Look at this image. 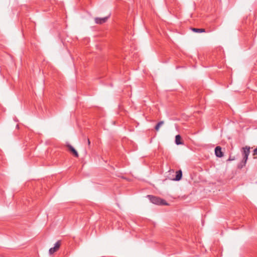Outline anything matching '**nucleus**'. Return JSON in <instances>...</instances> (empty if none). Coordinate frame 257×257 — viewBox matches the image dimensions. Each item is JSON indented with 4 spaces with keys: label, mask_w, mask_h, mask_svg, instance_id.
I'll return each mask as SVG.
<instances>
[{
    "label": "nucleus",
    "mask_w": 257,
    "mask_h": 257,
    "mask_svg": "<svg viewBox=\"0 0 257 257\" xmlns=\"http://www.w3.org/2000/svg\"><path fill=\"white\" fill-rule=\"evenodd\" d=\"M242 155L243 156V159L242 161L238 165V168L239 169L242 168L246 165L248 157L250 153V147L245 146L242 148Z\"/></svg>",
    "instance_id": "obj_1"
},
{
    "label": "nucleus",
    "mask_w": 257,
    "mask_h": 257,
    "mask_svg": "<svg viewBox=\"0 0 257 257\" xmlns=\"http://www.w3.org/2000/svg\"><path fill=\"white\" fill-rule=\"evenodd\" d=\"M147 197L150 201L153 204L157 205H167L166 201L161 199L160 198L153 195H148Z\"/></svg>",
    "instance_id": "obj_2"
},
{
    "label": "nucleus",
    "mask_w": 257,
    "mask_h": 257,
    "mask_svg": "<svg viewBox=\"0 0 257 257\" xmlns=\"http://www.w3.org/2000/svg\"><path fill=\"white\" fill-rule=\"evenodd\" d=\"M61 244V242L60 240L57 241L53 247H51L49 249V252L50 254H53L54 252H56L59 249Z\"/></svg>",
    "instance_id": "obj_3"
},
{
    "label": "nucleus",
    "mask_w": 257,
    "mask_h": 257,
    "mask_svg": "<svg viewBox=\"0 0 257 257\" xmlns=\"http://www.w3.org/2000/svg\"><path fill=\"white\" fill-rule=\"evenodd\" d=\"M69 151L75 157L78 158L79 155L77 151L70 144L67 145Z\"/></svg>",
    "instance_id": "obj_4"
},
{
    "label": "nucleus",
    "mask_w": 257,
    "mask_h": 257,
    "mask_svg": "<svg viewBox=\"0 0 257 257\" xmlns=\"http://www.w3.org/2000/svg\"><path fill=\"white\" fill-rule=\"evenodd\" d=\"M215 154L216 157L221 158L223 156L221 148L220 146H217L215 149Z\"/></svg>",
    "instance_id": "obj_5"
},
{
    "label": "nucleus",
    "mask_w": 257,
    "mask_h": 257,
    "mask_svg": "<svg viewBox=\"0 0 257 257\" xmlns=\"http://www.w3.org/2000/svg\"><path fill=\"white\" fill-rule=\"evenodd\" d=\"M108 18V17H105L102 18H96L95 19V22L97 24H102L107 21Z\"/></svg>",
    "instance_id": "obj_6"
},
{
    "label": "nucleus",
    "mask_w": 257,
    "mask_h": 257,
    "mask_svg": "<svg viewBox=\"0 0 257 257\" xmlns=\"http://www.w3.org/2000/svg\"><path fill=\"white\" fill-rule=\"evenodd\" d=\"M182 177V172L181 170H179L176 172V175L175 178V181H179L181 179Z\"/></svg>",
    "instance_id": "obj_7"
},
{
    "label": "nucleus",
    "mask_w": 257,
    "mask_h": 257,
    "mask_svg": "<svg viewBox=\"0 0 257 257\" xmlns=\"http://www.w3.org/2000/svg\"><path fill=\"white\" fill-rule=\"evenodd\" d=\"M175 143L176 145H182L183 144V142L181 141V137L180 135H178L175 137Z\"/></svg>",
    "instance_id": "obj_8"
},
{
    "label": "nucleus",
    "mask_w": 257,
    "mask_h": 257,
    "mask_svg": "<svg viewBox=\"0 0 257 257\" xmlns=\"http://www.w3.org/2000/svg\"><path fill=\"white\" fill-rule=\"evenodd\" d=\"M191 30L193 32L195 33H203L206 32L205 29L192 28Z\"/></svg>",
    "instance_id": "obj_9"
},
{
    "label": "nucleus",
    "mask_w": 257,
    "mask_h": 257,
    "mask_svg": "<svg viewBox=\"0 0 257 257\" xmlns=\"http://www.w3.org/2000/svg\"><path fill=\"white\" fill-rule=\"evenodd\" d=\"M164 123V121H159L155 126V129L156 131H158L160 129L161 126H162Z\"/></svg>",
    "instance_id": "obj_10"
},
{
    "label": "nucleus",
    "mask_w": 257,
    "mask_h": 257,
    "mask_svg": "<svg viewBox=\"0 0 257 257\" xmlns=\"http://www.w3.org/2000/svg\"><path fill=\"white\" fill-rule=\"evenodd\" d=\"M253 156H257V148L253 150Z\"/></svg>",
    "instance_id": "obj_11"
},
{
    "label": "nucleus",
    "mask_w": 257,
    "mask_h": 257,
    "mask_svg": "<svg viewBox=\"0 0 257 257\" xmlns=\"http://www.w3.org/2000/svg\"><path fill=\"white\" fill-rule=\"evenodd\" d=\"M87 144L89 147L90 146V141L88 138L87 139Z\"/></svg>",
    "instance_id": "obj_12"
},
{
    "label": "nucleus",
    "mask_w": 257,
    "mask_h": 257,
    "mask_svg": "<svg viewBox=\"0 0 257 257\" xmlns=\"http://www.w3.org/2000/svg\"><path fill=\"white\" fill-rule=\"evenodd\" d=\"M234 160V157L232 158H231V157H230L229 158V159H228V161H232V160Z\"/></svg>",
    "instance_id": "obj_13"
}]
</instances>
